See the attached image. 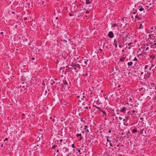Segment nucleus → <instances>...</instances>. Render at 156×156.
<instances>
[{
  "label": "nucleus",
  "mask_w": 156,
  "mask_h": 156,
  "mask_svg": "<svg viewBox=\"0 0 156 156\" xmlns=\"http://www.w3.org/2000/svg\"><path fill=\"white\" fill-rule=\"evenodd\" d=\"M149 97V96H148V97H147V99L148 98V97Z\"/></svg>",
  "instance_id": "63"
},
{
  "label": "nucleus",
  "mask_w": 156,
  "mask_h": 156,
  "mask_svg": "<svg viewBox=\"0 0 156 156\" xmlns=\"http://www.w3.org/2000/svg\"><path fill=\"white\" fill-rule=\"evenodd\" d=\"M27 19V17H25L24 18V20H26Z\"/></svg>",
  "instance_id": "40"
},
{
  "label": "nucleus",
  "mask_w": 156,
  "mask_h": 156,
  "mask_svg": "<svg viewBox=\"0 0 156 156\" xmlns=\"http://www.w3.org/2000/svg\"><path fill=\"white\" fill-rule=\"evenodd\" d=\"M135 21H136V19H137L138 20H140L141 19V18L139 16L136 14L135 16Z\"/></svg>",
  "instance_id": "6"
},
{
  "label": "nucleus",
  "mask_w": 156,
  "mask_h": 156,
  "mask_svg": "<svg viewBox=\"0 0 156 156\" xmlns=\"http://www.w3.org/2000/svg\"><path fill=\"white\" fill-rule=\"evenodd\" d=\"M124 123H125L124 122V125H126V124H124Z\"/></svg>",
  "instance_id": "64"
},
{
  "label": "nucleus",
  "mask_w": 156,
  "mask_h": 156,
  "mask_svg": "<svg viewBox=\"0 0 156 156\" xmlns=\"http://www.w3.org/2000/svg\"><path fill=\"white\" fill-rule=\"evenodd\" d=\"M72 147H73V148H75V147H74V144H73L72 145Z\"/></svg>",
  "instance_id": "43"
},
{
  "label": "nucleus",
  "mask_w": 156,
  "mask_h": 156,
  "mask_svg": "<svg viewBox=\"0 0 156 156\" xmlns=\"http://www.w3.org/2000/svg\"><path fill=\"white\" fill-rule=\"evenodd\" d=\"M130 16L132 19L133 21L134 22H135V16H134L133 15V13H130Z\"/></svg>",
  "instance_id": "5"
},
{
  "label": "nucleus",
  "mask_w": 156,
  "mask_h": 156,
  "mask_svg": "<svg viewBox=\"0 0 156 156\" xmlns=\"http://www.w3.org/2000/svg\"><path fill=\"white\" fill-rule=\"evenodd\" d=\"M130 133L129 132V131H128L127 133V134L128 135V134H129Z\"/></svg>",
  "instance_id": "47"
},
{
  "label": "nucleus",
  "mask_w": 156,
  "mask_h": 156,
  "mask_svg": "<svg viewBox=\"0 0 156 156\" xmlns=\"http://www.w3.org/2000/svg\"><path fill=\"white\" fill-rule=\"evenodd\" d=\"M137 132V131L136 129H133L132 131V133H136Z\"/></svg>",
  "instance_id": "21"
},
{
  "label": "nucleus",
  "mask_w": 156,
  "mask_h": 156,
  "mask_svg": "<svg viewBox=\"0 0 156 156\" xmlns=\"http://www.w3.org/2000/svg\"><path fill=\"white\" fill-rule=\"evenodd\" d=\"M69 151V149L67 148H66V147H64L63 148V151L64 152H67V151Z\"/></svg>",
  "instance_id": "10"
},
{
  "label": "nucleus",
  "mask_w": 156,
  "mask_h": 156,
  "mask_svg": "<svg viewBox=\"0 0 156 156\" xmlns=\"http://www.w3.org/2000/svg\"><path fill=\"white\" fill-rule=\"evenodd\" d=\"M154 66V65H152V66L149 69V70H151L152 67H153Z\"/></svg>",
  "instance_id": "32"
},
{
  "label": "nucleus",
  "mask_w": 156,
  "mask_h": 156,
  "mask_svg": "<svg viewBox=\"0 0 156 156\" xmlns=\"http://www.w3.org/2000/svg\"><path fill=\"white\" fill-rule=\"evenodd\" d=\"M62 140H62V139L60 140V142H62Z\"/></svg>",
  "instance_id": "50"
},
{
  "label": "nucleus",
  "mask_w": 156,
  "mask_h": 156,
  "mask_svg": "<svg viewBox=\"0 0 156 156\" xmlns=\"http://www.w3.org/2000/svg\"><path fill=\"white\" fill-rule=\"evenodd\" d=\"M62 41L63 42H64V43L66 44V43H67V41L66 40L64 39L63 40H62L61 39Z\"/></svg>",
  "instance_id": "19"
},
{
  "label": "nucleus",
  "mask_w": 156,
  "mask_h": 156,
  "mask_svg": "<svg viewBox=\"0 0 156 156\" xmlns=\"http://www.w3.org/2000/svg\"><path fill=\"white\" fill-rule=\"evenodd\" d=\"M149 49V47H147L146 48V50H148Z\"/></svg>",
  "instance_id": "37"
},
{
  "label": "nucleus",
  "mask_w": 156,
  "mask_h": 156,
  "mask_svg": "<svg viewBox=\"0 0 156 156\" xmlns=\"http://www.w3.org/2000/svg\"><path fill=\"white\" fill-rule=\"evenodd\" d=\"M117 24L116 23H114L113 24H112V27H115L117 26Z\"/></svg>",
  "instance_id": "22"
},
{
  "label": "nucleus",
  "mask_w": 156,
  "mask_h": 156,
  "mask_svg": "<svg viewBox=\"0 0 156 156\" xmlns=\"http://www.w3.org/2000/svg\"><path fill=\"white\" fill-rule=\"evenodd\" d=\"M26 41H27V39H26Z\"/></svg>",
  "instance_id": "60"
},
{
  "label": "nucleus",
  "mask_w": 156,
  "mask_h": 156,
  "mask_svg": "<svg viewBox=\"0 0 156 156\" xmlns=\"http://www.w3.org/2000/svg\"><path fill=\"white\" fill-rule=\"evenodd\" d=\"M126 57H122L121 58H119V61L120 62H124Z\"/></svg>",
  "instance_id": "9"
},
{
  "label": "nucleus",
  "mask_w": 156,
  "mask_h": 156,
  "mask_svg": "<svg viewBox=\"0 0 156 156\" xmlns=\"http://www.w3.org/2000/svg\"><path fill=\"white\" fill-rule=\"evenodd\" d=\"M8 140V139L7 138H6L5 139L4 141H7Z\"/></svg>",
  "instance_id": "41"
},
{
  "label": "nucleus",
  "mask_w": 156,
  "mask_h": 156,
  "mask_svg": "<svg viewBox=\"0 0 156 156\" xmlns=\"http://www.w3.org/2000/svg\"><path fill=\"white\" fill-rule=\"evenodd\" d=\"M123 121H125V120L124 119H123Z\"/></svg>",
  "instance_id": "62"
},
{
  "label": "nucleus",
  "mask_w": 156,
  "mask_h": 156,
  "mask_svg": "<svg viewBox=\"0 0 156 156\" xmlns=\"http://www.w3.org/2000/svg\"><path fill=\"white\" fill-rule=\"evenodd\" d=\"M155 45V46H156V42L154 43L153 45Z\"/></svg>",
  "instance_id": "46"
},
{
  "label": "nucleus",
  "mask_w": 156,
  "mask_h": 156,
  "mask_svg": "<svg viewBox=\"0 0 156 156\" xmlns=\"http://www.w3.org/2000/svg\"><path fill=\"white\" fill-rule=\"evenodd\" d=\"M154 29H155V30H156V27Z\"/></svg>",
  "instance_id": "61"
},
{
  "label": "nucleus",
  "mask_w": 156,
  "mask_h": 156,
  "mask_svg": "<svg viewBox=\"0 0 156 156\" xmlns=\"http://www.w3.org/2000/svg\"><path fill=\"white\" fill-rule=\"evenodd\" d=\"M147 77L148 78L150 77L151 74V73H149L148 72H147Z\"/></svg>",
  "instance_id": "16"
},
{
  "label": "nucleus",
  "mask_w": 156,
  "mask_h": 156,
  "mask_svg": "<svg viewBox=\"0 0 156 156\" xmlns=\"http://www.w3.org/2000/svg\"><path fill=\"white\" fill-rule=\"evenodd\" d=\"M75 65H76V64H73L71 65L70 66H72V67H73V68H74L75 67Z\"/></svg>",
  "instance_id": "26"
},
{
  "label": "nucleus",
  "mask_w": 156,
  "mask_h": 156,
  "mask_svg": "<svg viewBox=\"0 0 156 156\" xmlns=\"http://www.w3.org/2000/svg\"><path fill=\"white\" fill-rule=\"evenodd\" d=\"M86 132L87 133H88L89 132V130L88 129H86Z\"/></svg>",
  "instance_id": "39"
},
{
  "label": "nucleus",
  "mask_w": 156,
  "mask_h": 156,
  "mask_svg": "<svg viewBox=\"0 0 156 156\" xmlns=\"http://www.w3.org/2000/svg\"><path fill=\"white\" fill-rule=\"evenodd\" d=\"M110 146H112V144H111V143L110 144Z\"/></svg>",
  "instance_id": "53"
},
{
  "label": "nucleus",
  "mask_w": 156,
  "mask_h": 156,
  "mask_svg": "<svg viewBox=\"0 0 156 156\" xmlns=\"http://www.w3.org/2000/svg\"><path fill=\"white\" fill-rule=\"evenodd\" d=\"M109 137L108 136H107L106 137H107V139H108V138Z\"/></svg>",
  "instance_id": "57"
},
{
  "label": "nucleus",
  "mask_w": 156,
  "mask_h": 156,
  "mask_svg": "<svg viewBox=\"0 0 156 156\" xmlns=\"http://www.w3.org/2000/svg\"><path fill=\"white\" fill-rule=\"evenodd\" d=\"M91 3V2L89 0H86V4H90Z\"/></svg>",
  "instance_id": "14"
},
{
  "label": "nucleus",
  "mask_w": 156,
  "mask_h": 156,
  "mask_svg": "<svg viewBox=\"0 0 156 156\" xmlns=\"http://www.w3.org/2000/svg\"><path fill=\"white\" fill-rule=\"evenodd\" d=\"M136 11L135 12H133L131 13H133V14L135 15L136 14Z\"/></svg>",
  "instance_id": "33"
},
{
  "label": "nucleus",
  "mask_w": 156,
  "mask_h": 156,
  "mask_svg": "<svg viewBox=\"0 0 156 156\" xmlns=\"http://www.w3.org/2000/svg\"><path fill=\"white\" fill-rule=\"evenodd\" d=\"M59 151V150H57V151H56L58 153Z\"/></svg>",
  "instance_id": "49"
},
{
  "label": "nucleus",
  "mask_w": 156,
  "mask_h": 156,
  "mask_svg": "<svg viewBox=\"0 0 156 156\" xmlns=\"http://www.w3.org/2000/svg\"><path fill=\"white\" fill-rule=\"evenodd\" d=\"M12 14H14V12H13V11H12Z\"/></svg>",
  "instance_id": "54"
},
{
  "label": "nucleus",
  "mask_w": 156,
  "mask_h": 156,
  "mask_svg": "<svg viewBox=\"0 0 156 156\" xmlns=\"http://www.w3.org/2000/svg\"><path fill=\"white\" fill-rule=\"evenodd\" d=\"M91 62V61L90 59L88 60L87 59L85 61H84V63L86 65H88V66H89V65L90 64Z\"/></svg>",
  "instance_id": "2"
},
{
  "label": "nucleus",
  "mask_w": 156,
  "mask_h": 156,
  "mask_svg": "<svg viewBox=\"0 0 156 156\" xmlns=\"http://www.w3.org/2000/svg\"><path fill=\"white\" fill-rule=\"evenodd\" d=\"M81 136V134H77V135H76V136L77 137H78L79 136Z\"/></svg>",
  "instance_id": "31"
},
{
  "label": "nucleus",
  "mask_w": 156,
  "mask_h": 156,
  "mask_svg": "<svg viewBox=\"0 0 156 156\" xmlns=\"http://www.w3.org/2000/svg\"><path fill=\"white\" fill-rule=\"evenodd\" d=\"M144 74V73L143 72H142L141 73V75H143Z\"/></svg>",
  "instance_id": "51"
},
{
  "label": "nucleus",
  "mask_w": 156,
  "mask_h": 156,
  "mask_svg": "<svg viewBox=\"0 0 156 156\" xmlns=\"http://www.w3.org/2000/svg\"><path fill=\"white\" fill-rule=\"evenodd\" d=\"M137 60V59L136 57H135L133 60V61H136Z\"/></svg>",
  "instance_id": "30"
},
{
  "label": "nucleus",
  "mask_w": 156,
  "mask_h": 156,
  "mask_svg": "<svg viewBox=\"0 0 156 156\" xmlns=\"http://www.w3.org/2000/svg\"><path fill=\"white\" fill-rule=\"evenodd\" d=\"M132 44V43H129L128 44V46H129V47L128 48L129 49H131V47L132 46H131V44Z\"/></svg>",
  "instance_id": "15"
},
{
  "label": "nucleus",
  "mask_w": 156,
  "mask_h": 156,
  "mask_svg": "<svg viewBox=\"0 0 156 156\" xmlns=\"http://www.w3.org/2000/svg\"><path fill=\"white\" fill-rule=\"evenodd\" d=\"M107 142H109V143H110V141L108 139H107Z\"/></svg>",
  "instance_id": "44"
},
{
  "label": "nucleus",
  "mask_w": 156,
  "mask_h": 156,
  "mask_svg": "<svg viewBox=\"0 0 156 156\" xmlns=\"http://www.w3.org/2000/svg\"><path fill=\"white\" fill-rule=\"evenodd\" d=\"M126 108L125 107H124L122 108H120V112L123 113H125Z\"/></svg>",
  "instance_id": "4"
},
{
  "label": "nucleus",
  "mask_w": 156,
  "mask_h": 156,
  "mask_svg": "<svg viewBox=\"0 0 156 156\" xmlns=\"http://www.w3.org/2000/svg\"><path fill=\"white\" fill-rule=\"evenodd\" d=\"M131 112L133 113V114H134L135 115L137 113L136 109V108H133V110L131 111Z\"/></svg>",
  "instance_id": "7"
},
{
  "label": "nucleus",
  "mask_w": 156,
  "mask_h": 156,
  "mask_svg": "<svg viewBox=\"0 0 156 156\" xmlns=\"http://www.w3.org/2000/svg\"><path fill=\"white\" fill-rule=\"evenodd\" d=\"M78 151L79 152H80V150H79Z\"/></svg>",
  "instance_id": "56"
},
{
  "label": "nucleus",
  "mask_w": 156,
  "mask_h": 156,
  "mask_svg": "<svg viewBox=\"0 0 156 156\" xmlns=\"http://www.w3.org/2000/svg\"><path fill=\"white\" fill-rule=\"evenodd\" d=\"M111 131H112L111 130H110L108 131V133H111Z\"/></svg>",
  "instance_id": "42"
},
{
  "label": "nucleus",
  "mask_w": 156,
  "mask_h": 156,
  "mask_svg": "<svg viewBox=\"0 0 156 156\" xmlns=\"http://www.w3.org/2000/svg\"><path fill=\"white\" fill-rule=\"evenodd\" d=\"M73 15V14H71L70 13H69V16H72Z\"/></svg>",
  "instance_id": "38"
},
{
  "label": "nucleus",
  "mask_w": 156,
  "mask_h": 156,
  "mask_svg": "<svg viewBox=\"0 0 156 156\" xmlns=\"http://www.w3.org/2000/svg\"><path fill=\"white\" fill-rule=\"evenodd\" d=\"M75 66V67L74 68V69L75 70L74 71L75 72L77 73L80 69V66L78 64H76Z\"/></svg>",
  "instance_id": "1"
},
{
  "label": "nucleus",
  "mask_w": 156,
  "mask_h": 156,
  "mask_svg": "<svg viewBox=\"0 0 156 156\" xmlns=\"http://www.w3.org/2000/svg\"><path fill=\"white\" fill-rule=\"evenodd\" d=\"M63 83L65 85H68L67 82L66 80H63Z\"/></svg>",
  "instance_id": "17"
},
{
  "label": "nucleus",
  "mask_w": 156,
  "mask_h": 156,
  "mask_svg": "<svg viewBox=\"0 0 156 156\" xmlns=\"http://www.w3.org/2000/svg\"><path fill=\"white\" fill-rule=\"evenodd\" d=\"M101 112H102L103 114H104L105 116L106 115V112L105 111L101 110Z\"/></svg>",
  "instance_id": "18"
},
{
  "label": "nucleus",
  "mask_w": 156,
  "mask_h": 156,
  "mask_svg": "<svg viewBox=\"0 0 156 156\" xmlns=\"http://www.w3.org/2000/svg\"><path fill=\"white\" fill-rule=\"evenodd\" d=\"M108 36L110 38H113V32L111 31L108 34Z\"/></svg>",
  "instance_id": "3"
},
{
  "label": "nucleus",
  "mask_w": 156,
  "mask_h": 156,
  "mask_svg": "<svg viewBox=\"0 0 156 156\" xmlns=\"http://www.w3.org/2000/svg\"><path fill=\"white\" fill-rule=\"evenodd\" d=\"M1 147H3V145H2V144L1 145Z\"/></svg>",
  "instance_id": "59"
},
{
  "label": "nucleus",
  "mask_w": 156,
  "mask_h": 156,
  "mask_svg": "<svg viewBox=\"0 0 156 156\" xmlns=\"http://www.w3.org/2000/svg\"><path fill=\"white\" fill-rule=\"evenodd\" d=\"M95 107L96 108H97V109H98V110H99L100 111H101V110L99 107H98V106H95Z\"/></svg>",
  "instance_id": "23"
},
{
  "label": "nucleus",
  "mask_w": 156,
  "mask_h": 156,
  "mask_svg": "<svg viewBox=\"0 0 156 156\" xmlns=\"http://www.w3.org/2000/svg\"><path fill=\"white\" fill-rule=\"evenodd\" d=\"M31 59L32 60H34L35 59L34 58H32Z\"/></svg>",
  "instance_id": "48"
},
{
  "label": "nucleus",
  "mask_w": 156,
  "mask_h": 156,
  "mask_svg": "<svg viewBox=\"0 0 156 156\" xmlns=\"http://www.w3.org/2000/svg\"><path fill=\"white\" fill-rule=\"evenodd\" d=\"M133 64V63L132 62H129L127 63L128 65L129 66H131Z\"/></svg>",
  "instance_id": "13"
},
{
  "label": "nucleus",
  "mask_w": 156,
  "mask_h": 156,
  "mask_svg": "<svg viewBox=\"0 0 156 156\" xmlns=\"http://www.w3.org/2000/svg\"><path fill=\"white\" fill-rule=\"evenodd\" d=\"M57 147V146L56 145H53L52 146V148L53 149H54Z\"/></svg>",
  "instance_id": "28"
},
{
  "label": "nucleus",
  "mask_w": 156,
  "mask_h": 156,
  "mask_svg": "<svg viewBox=\"0 0 156 156\" xmlns=\"http://www.w3.org/2000/svg\"><path fill=\"white\" fill-rule=\"evenodd\" d=\"M143 26L142 25V24H140V25L139 28V29H143Z\"/></svg>",
  "instance_id": "20"
},
{
  "label": "nucleus",
  "mask_w": 156,
  "mask_h": 156,
  "mask_svg": "<svg viewBox=\"0 0 156 156\" xmlns=\"http://www.w3.org/2000/svg\"><path fill=\"white\" fill-rule=\"evenodd\" d=\"M148 66H149V65H148L145 66V69H148Z\"/></svg>",
  "instance_id": "25"
},
{
  "label": "nucleus",
  "mask_w": 156,
  "mask_h": 156,
  "mask_svg": "<svg viewBox=\"0 0 156 156\" xmlns=\"http://www.w3.org/2000/svg\"><path fill=\"white\" fill-rule=\"evenodd\" d=\"M143 118L142 117H141L140 118V120L143 121Z\"/></svg>",
  "instance_id": "35"
},
{
  "label": "nucleus",
  "mask_w": 156,
  "mask_h": 156,
  "mask_svg": "<svg viewBox=\"0 0 156 156\" xmlns=\"http://www.w3.org/2000/svg\"><path fill=\"white\" fill-rule=\"evenodd\" d=\"M88 127V126H87V125L85 126H84V129L85 130H86L87 129V128Z\"/></svg>",
  "instance_id": "27"
},
{
  "label": "nucleus",
  "mask_w": 156,
  "mask_h": 156,
  "mask_svg": "<svg viewBox=\"0 0 156 156\" xmlns=\"http://www.w3.org/2000/svg\"><path fill=\"white\" fill-rule=\"evenodd\" d=\"M152 36V35H149V36L150 37H151V36Z\"/></svg>",
  "instance_id": "52"
},
{
  "label": "nucleus",
  "mask_w": 156,
  "mask_h": 156,
  "mask_svg": "<svg viewBox=\"0 0 156 156\" xmlns=\"http://www.w3.org/2000/svg\"><path fill=\"white\" fill-rule=\"evenodd\" d=\"M84 97V96L80 94V95L77 96V97L79 98H80L81 99H83V98Z\"/></svg>",
  "instance_id": "11"
},
{
  "label": "nucleus",
  "mask_w": 156,
  "mask_h": 156,
  "mask_svg": "<svg viewBox=\"0 0 156 156\" xmlns=\"http://www.w3.org/2000/svg\"><path fill=\"white\" fill-rule=\"evenodd\" d=\"M87 108H88V107H86L85 108V109H87Z\"/></svg>",
  "instance_id": "55"
},
{
  "label": "nucleus",
  "mask_w": 156,
  "mask_h": 156,
  "mask_svg": "<svg viewBox=\"0 0 156 156\" xmlns=\"http://www.w3.org/2000/svg\"><path fill=\"white\" fill-rule=\"evenodd\" d=\"M119 119L120 120H122V117H119Z\"/></svg>",
  "instance_id": "36"
},
{
  "label": "nucleus",
  "mask_w": 156,
  "mask_h": 156,
  "mask_svg": "<svg viewBox=\"0 0 156 156\" xmlns=\"http://www.w3.org/2000/svg\"><path fill=\"white\" fill-rule=\"evenodd\" d=\"M119 47L120 48H122V46L120 44H119Z\"/></svg>",
  "instance_id": "29"
},
{
  "label": "nucleus",
  "mask_w": 156,
  "mask_h": 156,
  "mask_svg": "<svg viewBox=\"0 0 156 156\" xmlns=\"http://www.w3.org/2000/svg\"><path fill=\"white\" fill-rule=\"evenodd\" d=\"M90 12V11L88 10H87L86 12V13L88 14Z\"/></svg>",
  "instance_id": "34"
},
{
  "label": "nucleus",
  "mask_w": 156,
  "mask_h": 156,
  "mask_svg": "<svg viewBox=\"0 0 156 156\" xmlns=\"http://www.w3.org/2000/svg\"><path fill=\"white\" fill-rule=\"evenodd\" d=\"M139 7L140 8L139 9V10L140 11H142L144 10V9L143 8L141 7L140 6H139Z\"/></svg>",
  "instance_id": "12"
},
{
  "label": "nucleus",
  "mask_w": 156,
  "mask_h": 156,
  "mask_svg": "<svg viewBox=\"0 0 156 156\" xmlns=\"http://www.w3.org/2000/svg\"><path fill=\"white\" fill-rule=\"evenodd\" d=\"M55 19H56L57 20V19H58V17H56V18H55Z\"/></svg>",
  "instance_id": "58"
},
{
  "label": "nucleus",
  "mask_w": 156,
  "mask_h": 156,
  "mask_svg": "<svg viewBox=\"0 0 156 156\" xmlns=\"http://www.w3.org/2000/svg\"><path fill=\"white\" fill-rule=\"evenodd\" d=\"M151 30H150V32L151 33H152L154 32V30H153L154 29V28L153 27H151Z\"/></svg>",
  "instance_id": "24"
},
{
  "label": "nucleus",
  "mask_w": 156,
  "mask_h": 156,
  "mask_svg": "<svg viewBox=\"0 0 156 156\" xmlns=\"http://www.w3.org/2000/svg\"><path fill=\"white\" fill-rule=\"evenodd\" d=\"M120 40H119L118 41V44H120Z\"/></svg>",
  "instance_id": "45"
},
{
  "label": "nucleus",
  "mask_w": 156,
  "mask_h": 156,
  "mask_svg": "<svg viewBox=\"0 0 156 156\" xmlns=\"http://www.w3.org/2000/svg\"><path fill=\"white\" fill-rule=\"evenodd\" d=\"M114 44H113L115 46V48H117V43L118 41H117L116 40H115L114 41Z\"/></svg>",
  "instance_id": "8"
}]
</instances>
